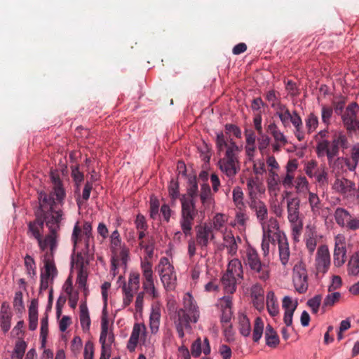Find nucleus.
I'll list each match as a JSON object with an SVG mask.
<instances>
[{
	"label": "nucleus",
	"mask_w": 359,
	"mask_h": 359,
	"mask_svg": "<svg viewBox=\"0 0 359 359\" xmlns=\"http://www.w3.org/2000/svg\"><path fill=\"white\" fill-rule=\"evenodd\" d=\"M43 225V221L39 219L29 222L28 224L27 234L29 236L34 237L37 241L41 250L44 251L48 248H50V250L53 252L56 249V242H55L52 236L49 234L46 236L44 238H42Z\"/></svg>",
	"instance_id": "0eeeda50"
},
{
	"label": "nucleus",
	"mask_w": 359,
	"mask_h": 359,
	"mask_svg": "<svg viewBox=\"0 0 359 359\" xmlns=\"http://www.w3.org/2000/svg\"><path fill=\"white\" fill-rule=\"evenodd\" d=\"M156 269L164 288L168 291L173 290L177 284V276L168 258L161 257Z\"/></svg>",
	"instance_id": "423d86ee"
},
{
	"label": "nucleus",
	"mask_w": 359,
	"mask_h": 359,
	"mask_svg": "<svg viewBox=\"0 0 359 359\" xmlns=\"http://www.w3.org/2000/svg\"><path fill=\"white\" fill-rule=\"evenodd\" d=\"M150 337L144 323H135L127 344V348L133 352L139 344L147 346L150 344Z\"/></svg>",
	"instance_id": "1a4fd4ad"
},
{
	"label": "nucleus",
	"mask_w": 359,
	"mask_h": 359,
	"mask_svg": "<svg viewBox=\"0 0 359 359\" xmlns=\"http://www.w3.org/2000/svg\"><path fill=\"white\" fill-rule=\"evenodd\" d=\"M322 297L320 295H316L307 302V305L311 309L313 313H316L318 311L321 304Z\"/></svg>",
	"instance_id": "680f3d73"
},
{
	"label": "nucleus",
	"mask_w": 359,
	"mask_h": 359,
	"mask_svg": "<svg viewBox=\"0 0 359 359\" xmlns=\"http://www.w3.org/2000/svg\"><path fill=\"white\" fill-rule=\"evenodd\" d=\"M347 273L350 276H359V252L351 257L347 264Z\"/></svg>",
	"instance_id": "37998d69"
},
{
	"label": "nucleus",
	"mask_w": 359,
	"mask_h": 359,
	"mask_svg": "<svg viewBox=\"0 0 359 359\" xmlns=\"http://www.w3.org/2000/svg\"><path fill=\"white\" fill-rule=\"evenodd\" d=\"M316 142L317 144L316 147V151L317 156L320 158L326 156L327 157L330 165H332V163L334 158L335 157V154L333 151L332 147L331 146V147L329 148L330 142L327 140H320Z\"/></svg>",
	"instance_id": "412c9836"
},
{
	"label": "nucleus",
	"mask_w": 359,
	"mask_h": 359,
	"mask_svg": "<svg viewBox=\"0 0 359 359\" xmlns=\"http://www.w3.org/2000/svg\"><path fill=\"white\" fill-rule=\"evenodd\" d=\"M264 331V322L259 317L256 318L255 320L254 329L252 332V339L255 342H258L262 337Z\"/></svg>",
	"instance_id": "8fccbe9b"
},
{
	"label": "nucleus",
	"mask_w": 359,
	"mask_h": 359,
	"mask_svg": "<svg viewBox=\"0 0 359 359\" xmlns=\"http://www.w3.org/2000/svg\"><path fill=\"white\" fill-rule=\"evenodd\" d=\"M54 251L50 250L49 252H46L43 257L44 271L41 272V275L54 279L57 276V269L53 260Z\"/></svg>",
	"instance_id": "b1692460"
},
{
	"label": "nucleus",
	"mask_w": 359,
	"mask_h": 359,
	"mask_svg": "<svg viewBox=\"0 0 359 359\" xmlns=\"http://www.w3.org/2000/svg\"><path fill=\"white\" fill-rule=\"evenodd\" d=\"M38 325L37 304L32 301L29 307V327L30 330H35Z\"/></svg>",
	"instance_id": "c03bdc74"
},
{
	"label": "nucleus",
	"mask_w": 359,
	"mask_h": 359,
	"mask_svg": "<svg viewBox=\"0 0 359 359\" xmlns=\"http://www.w3.org/2000/svg\"><path fill=\"white\" fill-rule=\"evenodd\" d=\"M294 187L298 194H306L310 192L309 182L305 176H297L294 180Z\"/></svg>",
	"instance_id": "a19ab883"
},
{
	"label": "nucleus",
	"mask_w": 359,
	"mask_h": 359,
	"mask_svg": "<svg viewBox=\"0 0 359 359\" xmlns=\"http://www.w3.org/2000/svg\"><path fill=\"white\" fill-rule=\"evenodd\" d=\"M240 280H242V278L225 273L221 278V283L224 292L226 294H233L236 290L237 282Z\"/></svg>",
	"instance_id": "cd10ccee"
},
{
	"label": "nucleus",
	"mask_w": 359,
	"mask_h": 359,
	"mask_svg": "<svg viewBox=\"0 0 359 359\" xmlns=\"http://www.w3.org/2000/svg\"><path fill=\"white\" fill-rule=\"evenodd\" d=\"M262 229V236L273 239L283 238L281 236L279 224L276 218L271 217L260 223Z\"/></svg>",
	"instance_id": "a211bd4d"
},
{
	"label": "nucleus",
	"mask_w": 359,
	"mask_h": 359,
	"mask_svg": "<svg viewBox=\"0 0 359 359\" xmlns=\"http://www.w3.org/2000/svg\"><path fill=\"white\" fill-rule=\"evenodd\" d=\"M257 142L258 148L260 152L263 154L269 147L271 142V138L267 135L264 134L262 133V134H259V137L257 139Z\"/></svg>",
	"instance_id": "13d9d810"
},
{
	"label": "nucleus",
	"mask_w": 359,
	"mask_h": 359,
	"mask_svg": "<svg viewBox=\"0 0 359 359\" xmlns=\"http://www.w3.org/2000/svg\"><path fill=\"white\" fill-rule=\"evenodd\" d=\"M92 231V225L89 222H86L82 228L77 222L74 224L71 237L74 251L71 260V271L76 272V283L84 291L87 289L88 276V262L84 256L91 253L90 245L93 243Z\"/></svg>",
	"instance_id": "f257e3e1"
},
{
	"label": "nucleus",
	"mask_w": 359,
	"mask_h": 359,
	"mask_svg": "<svg viewBox=\"0 0 359 359\" xmlns=\"http://www.w3.org/2000/svg\"><path fill=\"white\" fill-rule=\"evenodd\" d=\"M94 346L92 341H88L85 344L83 357L84 359H93Z\"/></svg>",
	"instance_id": "774afa93"
},
{
	"label": "nucleus",
	"mask_w": 359,
	"mask_h": 359,
	"mask_svg": "<svg viewBox=\"0 0 359 359\" xmlns=\"http://www.w3.org/2000/svg\"><path fill=\"white\" fill-rule=\"evenodd\" d=\"M266 184L269 191L275 195L280 191L281 180L277 171L269 170Z\"/></svg>",
	"instance_id": "c85d7f7f"
},
{
	"label": "nucleus",
	"mask_w": 359,
	"mask_h": 359,
	"mask_svg": "<svg viewBox=\"0 0 359 359\" xmlns=\"http://www.w3.org/2000/svg\"><path fill=\"white\" fill-rule=\"evenodd\" d=\"M298 306V299L290 296H285L282 300V307L284 311H295Z\"/></svg>",
	"instance_id": "603ef678"
},
{
	"label": "nucleus",
	"mask_w": 359,
	"mask_h": 359,
	"mask_svg": "<svg viewBox=\"0 0 359 359\" xmlns=\"http://www.w3.org/2000/svg\"><path fill=\"white\" fill-rule=\"evenodd\" d=\"M267 132L273 137L275 142H280L282 145L287 144V140L283 132H281L278 126L274 123H271L267 127Z\"/></svg>",
	"instance_id": "4c0bfd02"
},
{
	"label": "nucleus",
	"mask_w": 359,
	"mask_h": 359,
	"mask_svg": "<svg viewBox=\"0 0 359 359\" xmlns=\"http://www.w3.org/2000/svg\"><path fill=\"white\" fill-rule=\"evenodd\" d=\"M233 201L238 210L245 209V205L243 201V192L241 187H236L233 189Z\"/></svg>",
	"instance_id": "de8ad7c7"
},
{
	"label": "nucleus",
	"mask_w": 359,
	"mask_h": 359,
	"mask_svg": "<svg viewBox=\"0 0 359 359\" xmlns=\"http://www.w3.org/2000/svg\"><path fill=\"white\" fill-rule=\"evenodd\" d=\"M330 266V255L328 247L325 245H320L316 252L315 258V266L317 273H325Z\"/></svg>",
	"instance_id": "2eb2a0df"
},
{
	"label": "nucleus",
	"mask_w": 359,
	"mask_h": 359,
	"mask_svg": "<svg viewBox=\"0 0 359 359\" xmlns=\"http://www.w3.org/2000/svg\"><path fill=\"white\" fill-rule=\"evenodd\" d=\"M265 340L266 344L271 348L276 347L280 343V339L276 332L270 325H268L266 327Z\"/></svg>",
	"instance_id": "ea45409f"
},
{
	"label": "nucleus",
	"mask_w": 359,
	"mask_h": 359,
	"mask_svg": "<svg viewBox=\"0 0 359 359\" xmlns=\"http://www.w3.org/2000/svg\"><path fill=\"white\" fill-rule=\"evenodd\" d=\"M266 304L267 311L271 316L274 317L279 313V304L273 291L270 290L267 292Z\"/></svg>",
	"instance_id": "2f4dec72"
},
{
	"label": "nucleus",
	"mask_w": 359,
	"mask_h": 359,
	"mask_svg": "<svg viewBox=\"0 0 359 359\" xmlns=\"http://www.w3.org/2000/svg\"><path fill=\"white\" fill-rule=\"evenodd\" d=\"M300 116L297 113L296 111H293L290 112L289 109H287L284 113L279 114L278 118H280L282 124L286 127L289 125L290 123H292L294 118H299Z\"/></svg>",
	"instance_id": "864d4df0"
},
{
	"label": "nucleus",
	"mask_w": 359,
	"mask_h": 359,
	"mask_svg": "<svg viewBox=\"0 0 359 359\" xmlns=\"http://www.w3.org/2000/svg\"><path fill=\"white\" fill-rule=\"evenodd\" d=\"M331 145L335 156L338 155L340 149H347L349 147V142L346 135L341 130H333Z\"/></svg>",
	"instance_id": "aec40b11"
},
{
	"label": "nucleus",
	"mask_w": 359,
	"mask_h": 359,
	"mask_svg": "<svg viewBox=\"0 0 359 359\" xmlns=\"http://www.w3.org/2000/svg\"><path fill=\"white\" fill-rule=\"evenodd\" d=\"M248 220V216L245 212V209L238 210L236 212L235 217V222L231 223V226H234L238 225L241 226L243 229L245 228L247 221Z\"/></svg>",
	"instance_id": "5fc2aeb1"
},
{
	"label": "nucleus",
	"mask_w": 359,
	"mask_h": 359,
	"mask_svg": "<svg viewBox=\"0 0 359 359\" xmlns=\"http://www.w3.org/2000/svg\"><path fill=\"white\" fill-rule=\"evenodd\" d=\"M292 283L295 290L299 294L305 293L309 287L308 274L304 264L302 262L294 266Z\"/></svg>",
	"instance_id": "9b49d317"
},
{
	"label": "nucleus",
	"mask_w": 359,
	"mask_h": 359,
	"mask_svg": "<svg viewBox=\"0 0 359 359\" xmlns=\"http://www.w3.org/2000/svg\"><path fill=\"white\" fill-rule=\"evenodd\" d=\"M196 240L201 249L206 248L210 241L217 243L215 233L212 226L204 222L196 227Z\"/></svg>",
	"instance_id": "f8f14e48"
},
{
	"label": "nucleus",
	"mask_w": 359,
	"mask_h": 359,
	"mask_svg": "<svg viewBox=\"0 0 359 359\" xmlns=\"http://www.w3.org/2000/svg\"><path fill=\"white\" fill-rule=\"evenodd\" d=\"M332 189L344 198H350L354 196L355 184L348 179L337 178L332 184Z\"/></svg>",
	"instance_id": "f3484780"
},
{
	"label": "nucleus",
	"mask_w": 359,
	"mask_h": 359,
	"mask_svg": "<svg viewBox=\"0 0 359 359\" xmlns=\"http://www.w3.org/2000/svg\"><path fill=\"white\" fill-rule=\"evenodd\" d=\"M182 217L180 219L181 229L185 236L191 233L193 221L195 217V203L192 199L185 196L181 198Z\"/></svg>",
	"instance_id": "6e6552de"
},
{
	"label": "nucleus",
	"mask_w": 359,
	"mask_h": 359,
	"mask_svg": "<svg viewBox=\"0 0 359 359\" xmlns=\"http://www.w3.org/2000/svg\"><path fill=\"white\" fill-rule=\"evenodd\" d=\"M334 218L336 223L341 227L351 231L359 229V219L353 216L349 211L344 208H336Z\"/></svg>",
	"instance_id": "9d476101"
},
{
	"label": "nucleus",
	"mask_w": 359,
	"mask_h": 359,
	"mask_svg": "<svg viewBox=\"0 0 359 359\" xmlns=\"http://www.w3.org/2000/svg\"><path fill=\"white\" fill-rule=\"evenodd\" d=\"M162 313V304L159 301H154L151 304L149 327L151 334H156L160 328Z\"/></svg>",
	"instance_id": "dca6fc26"
},
{
	"label": "nucleus",
	"mask_w": 359,
	"mask_h": 359,
	"mask_svg": "<svg viewBox=\"0 0 359 359\" xmlns=\"http://www.w3.org/2000/svg\"><path fill=\"white\" fill-rule=\"evenodd\" d=\"M251 297L254 306L259 311L264 309V289L259 284H255L251 287Z\"/></svg>",
	"instance_id": "5701e85b"
},
{
	"label": "nucleus",
	"mask_w": 359,
	"mask_h": 359,
	"mask_svg": "<svg viewBox=\"0 0 359 359\" xmlns=\"http://www.w3.org/2000/svg\"><path fill=\"white\" fill-rule=\"evenodd\" d=\"M210 351V343L207 338L204 339L203 343L200 338L196 339L191 346V354L196 358L199 357L201 353H203L205 355H208Z\"/></svg>",
	"instance_id": "a878e982"
},
{
	"label": "nucleus",
	"mask_w": 359,
	"mask_h": 359,
	"mask_svg": "<svg viewBox=\"0 0 359 359\" xmlns=\"http://www.w3.org/2000/svg\"><path fill=\"white\" fill-rule=\"evenodd\" d=\"M321 238L317 233L316 228L308 225L306 228L304 240L306 248L310 253H313L316 248L317 243Z\"/></svg>",
	"instance_id": "4be33fe9"
},
{
	"label": "nucleus",
	"mask_w": 359,
	"mask_h": 359,
	"mask_svg": "<svg viewBox=\"0 0 359 359\" xmlns=\"http://www.w3.org/2000/svg\"><path fill=\"white\" fill-rule=\"evenodd\" d=\"M142 288L144 290V294H147L151 299L158 298L159 292L155 286L154 278L143 280Z\"/></svg>",
	"instance_id": "79ce46f5"
},
{
	"label": "nucleus",
	"mask_w": 359,
	"mask_h": 359,
	"mask_svg": "<svg viewBox=\"0 0 359 359\" xmlns=\"http://www.w3.org/2000/svg\"><path fill=\"white\" fill-rule=\"evenodd\" d=\"M317 168L318 163L315 160L309 161L304 164V172L310 178L315 176V173L317 172Z\"/></svg>",
	"instance_id": "6e6d98bb"
},
{
	"label": "nucleus",
	"mask_w": 359,
	"mask_h": 359,
	"mask_svg": "<svg viewBox=\"0 0 359 359\" xmlns=\"http://www.w3.org/2000/svg\"><path fill=\"white\" fill-rule=\"evenodd\" d=\"M231 275L234 276L235 277H238L240 278H243V270L241 262L237 259L233 258L229 262L228 267L226 272Z\"/></svg>",
	"instance_id": "e433bc0d"
},
{
	"label": "nucleus",
	"mask_w": 359,
	"mask_h": 359,
	"mask_svg": "<svg viewBox=\"0 0 359 359\" xmlns=\"http://www.w3.org/2000/svg\"><path fill=\"white\" fill-rule=\"evenodd\" d=\"M332 109L331 107L323 106L321 109L322 121L327 126L330 124V118L332 116Z\"/></svg>",
	"instance_id": "338daca9"
},
{
	"label": "nucleus",
	"mask_w": 359,
	"mask_h": 359,
	"mask_svg": "<svg viewBox=\"0 0 359 359\" xmlns=\"http://www.w3.org/2000/svg\"><path fill=\"white\" fill-rule=\"evenodd\" d=\"M250 271L262 280H266L269 278L270 267L268 264L262 262L256 265V266L251 268Z\"/></svg>",
	"instance_id": "58836bf2"
},
{
	"label": "nucleus",
	"mask_w": 359,
	"mask_h": 359,
	"mask_svg": "<svg viewBox=\"0 0 359 359\" xmlns=\"http://www.w3.org/2000/svg\"><path fill=\"white\" fill-rule=\"evenodd\" d=\"M278 251L280 262L285 266L288 263L290 252L288 242L284 235L283 238H280L278 241Z\"/></svg>",
	"instance_id": "72a5a7b5"
},
{
	"label": "nucleus",
	"mask_w": 359,
	"mask_h": 359,
	"mask_svg": "<svg viewBox=\"0 0 359 359\" xmlns=\"http://www.w3.org/2000/svg\"><path fill=\"white\" fill-rule=\"evenodd\" d=\"M292 126L294 128V135L299 141H302L305 139V132L303 129V123L301 117L294 118Z\"/></svg>",
	"instance_id": "3c124183"
},
{
	"label": "nucleus",
	"mask_w": 359,
	"mask_h": 359,
	"mask_svg": "<svg viewBox=\"0 0 359 359\" xmlns=\"http://www.w3.org/2000/svg\"><path fill=\"white\" fill-rule=\"evenodd\" d=\"M253 172L256 175H260L266 172L265 163L263 159H257L253 161Z\"/></svg>",
	"instance_id": "69168bd1"
},
{
	"label": "nucleus",
	"mask_w": 359,
	"mask_h": 359,
	"mask_svg": "<svg viewBox=\"0 0 359 359\" xmlns=\"http://www.w3.org/2000/svg\"><path fill=\"white\" fill-rule=\"evenodd\" d=\"M79 320L81 328L83 332H88L90 330L91 320L89 311L86 302H81L79 306Z\"/></svg>",
	"instance_id": "473e14b6"
},
{
	"label": "nucleus",
	"mask_w": 359,
	"mask_h": 359,
	"mask_svg": "<svg viewBox=\"0 0 359 359\" xmlns=\"http://www.w3.org/2000/svg\"><path fill=\"white\" fill-rule=\"evenodd\" d=\"M11 312L8 305L3 303L0 311V326L4 332H7L11 328Z\"/></svg>",
	"instance_id": "c756f323"
},
{
	"label": "nucleus",
	"mask_w": 359,
	"mask_h": 359,
	"mask_svg": "<svg viewBox=\"0 0 359 359\" xmlns=\"http://www.w3.org/2000/svg\"><path fill=\"white\" fill-rule=\"evenodd\" d=\"M300 200L298 197H293L287 201V220L290 223L292 236L295 242L299 241L303 229V218L300 215Z\"/></svg>",
	"instance_id": "20e7f679"
},
{
	"label": "nucleus",
	"mask_w": 359,
	"mask_h": 359,
	"mask_svg": "<svg viewBox=\"0 0 359 359\" xmlns=\"http://www.w3.org/2000/svg\"><path fill=\"white\" fill-rule=\"evenodd\" d=\"M308 202L313 215L319 214L321 209V201L318 195L314 192H309Z\"/></svg>",
	"instance_id": "49530a36"
},
{
	"label": "nucleus",
	"mask_w": 359,
	"mask_h": 359,
	"mask_svg": "<svg viewBox=\"0 0 359 359\" xmlns=\"http://www.w3.org/2000/svg\"><path fill=\"white\" fill-rule=\"evenodd\" d=\"M250 208L255 212L259 223L267 220L268 210L264 202L259 200H252L250 203Z\"/></svg>",
	"instance_id": "bb28decb"
},
{
	"label": "nucleus",
	"mask_w": 359,
	"mask_h": 359,
	"mask_svg": "<svg viewBox=\"0 0 359 359\" xmlns=\"http://www.w3.org/2000/svg\"><path fill=\"white\" fill-rule=\"evenodd\" d=\"M111 250L114 255L120 252L123 256L126 255V250L122 249L121 240L120 239H111Z\"/></svg>",
	"instance_id": "052dcab7"
},
{
	"label": "nucleus",
	"mask_w": 359,
	"mask_h": 359,
	"mask_svg": "<svg viewBox=\"0 0 359 359\" xmlns=\"http://www.w3.org/2000/svg\"><path fill=\"white\" fill-rule=\"evenodd\" d=\"M337 163H344L347 169L350 171H354L358 164V162L354 161L351 158L350 159L346 157V158H338L336 160V161L334 162V164H336Z\"/></svg>",
	"instance_id": "0e129e2a"
},
{
	"label": "nucleus",
	"mask_w": 359,
	"mask_h": 359,
	"mask_svg": "<svg viewBox=\"0 0 359 359\" xmlns=\"http://www.w3.org/2000/svg\"><path fill=\"white\" fill-rule=\"evenodd\" d=\"M199 196L202 203L201 212L212 210L215 208V199L208 184H204L201 186Z\"/></svg>",
	"instance_id": "6ab92c4d"
},
{
	"label": "nucleus",
	"mask_w": 359,
	"mask_h": 359,
	"mask_svg": "<svg viewBox=\"0 0 359 359\" xmlns=\"http://www.w3.org/2000/svg\"><path fill=\"white\" fill-rule=\"evenodd\" d=\"M318 124V118L313 113H310L305 118L306 128L309 134L313 133L317 129Z\"/></svg>",
	"instance_id": "09e8293b"
},
{
	"label": "nucleus",
	"mask_w": 359,
	"mask_h": 359,
	"mask_svg": "<svg viewBox=\"0 0 359 359\" xmlns=\"http://www.w3.org/2000/svg\"><path fill=\"white\" fill-rule=\"evenodd\" d=\"M114 339V334L109 331L108 323L105 319L102 320L101 333L100 336V343L102 346L111 347Z\"/></svg>",
	"instance_id": "7c9ffc66"
},
{
	"label": "nucleus",
	"mask_w": 359,
	"mask_h": 359,
	"mask_svg": "<svg viewBox=\"0 0 359 359\" xmlns=\"http://www.w3.org/2000/svg\"><path fill=\"white\" fill-rule=\"evenodd\" d=\"M133 290H137L140 287V274L137 272H130L127 283Z\"/></svg>",
	"instance_id": "e2e57ef3"
},
{
	"label": "nucleus",
	"mask_w": 359,
	"mask_h": 359,
	"mask_svg": "<svg viewBox=\"0 0 359 359\" xmlns=\"http://www.w3.org/2000/svg\"><path fill=\"white\" fill-rule=\"evenodd\" d=\"M27 344L22 339H18L15 344L13 351L11 353V359H22Z\"/></svg>",
	"instance_id": "a18cd8bd"
},
{
	"label": "nucleus",
	"mask_w": 359,
	"mask_h": 359,
	"mask_svg": "<svg viewBox=\"0 0 359 359\" xmlns=\"http://www.w3.org/2000/svg\"><path fill=\"white\" fill-rule=\"evenodd\" d=\"M141 269L144 280L154 278L152 264L149 261L144 260L141 262Z\"/></svg>",
	"instance_id": "4d7b16f0"
},
{
	"label": "nucleus",
	"mask_w": 359,
	"mask_h": 359,
	"mask_svg": "<svg viewBox=\"0 0 359 359\" xmlns=\"http://www.w3.org/2000/svg\"><path fill=\"white\" fill-rule=\"evenodd\" d=\"M222 236V243H219L217 242L216 245L219 250H222L224 248L226 249L227 253L231 256L236 255L238 251L237 241L241 242L240 237L236 238L231 231V229L225 228L222 230L221 233Z\"/></svg>",
	"instance_id": "ddd939ff"
},
{
	"label": "nucleus",
	"mask_w": 359,
	"mask_h": 359,
	"mask_svg": "<svg viewBox=\"0 0 359 359\" xmlns=\"http://www.w3.org/2000/svg\"><path fill=\"white\" fill-rule=\"evenodd\" d=\"M228 222V216L223 213H217L212 217L211 222H208L212 226V229L215 231H219L220 233H222V230H224L226 224Z\"/></svg>",
	"instance_id": "f704fd0d"
},
{
	"label": "nucleus",
	"mask_w": 359,
	"mask_h": 359,
	"mask_svg": "<svg viewBox=\"0 0 359 359\" xmlns=\"http://www.w3.org/2000/svg\"><path fill=\"white\" fill-rule=\"evenodd\" d=\"M334 264L341 267L346 259V238L343 234H337L334 237Z\"/></svg>",
	"instance_id": "4468645a"
},
{
	"label": "nucleus",
	"mask_w": 359,
	"mask_h": 359,
	"mask_svg": "<svg viewBox=\"0 0 359 359\" xmlns=\"http://www.w3.org/2000/svg\"><path fill=\"white\" fill-rule=\"evenodd\" d=\"M341 297V294L339 292H334L328 294L324 299L323 306H333Z\"/></svg>",
	"instance_id": "bf43d9fd"
},
{
	"label": "nucleus",
	"mask_w": 359,
	"mask_h": 359,
	"mask_svg": "<svg viewBox=\"0 0 359 359\" xmlns=\"http://www.w3.org/2000/svg\"><path fill=\"white\" fill-rule=\"evenodd\" d=\"M200 318L198 306L193 296L187 292L183 297V307L177 309L173 317V323L178 337L183 339L185 336L184 330L191 332V323H196Z\"/></svg>",
	"instance_id": "7ed1b4c3"
},
{
	"label": "nucleus",
	"mask_w": 359,
	"mask_h": 359,
	"mask_svg": "<svg viewBox=\"0 0 359 359\" xmlns=\"http://www.w3.org/2000/svg\"><path fill=\"white\" fill-rule=\"evenodd\" d=\"M242 259L244 264L250 269L262 263L257 250L250 245L246 248Z\"/></svg>",
	"instance_id": "393cba45"
},
{
	"label": "nucleus",
	"mask_w": 359,
	"mask_h": 359,
	"mask_svg": "<svg viewBox=\"0 0 359 359\" xmlns=\"http://www.w3.org/2000/svg\"><path fill=\"white\" fill-rule=\"evenodd\" d=\"M238 330L241 335L249 337L251 333V325L249 318L243 312L238 314Z\"/></svg>",
	"instance_id": "c9c22d12"
},
{
	"label": "nucleus",
	"mask_w": 359,
	"mask_h": 359,
	"mask_svg": "<svg viewBox=\"0 0 359 359\" xmlns=\"http://www.w3.org/2000/svg\"><path fill=\"white\" fill-rule=\"evenodd\" d=\"M216 147L219 152L226 149L224 156L219 161V166L226 177L233 179L240 170L238 155L241 148L222 132L217 133Z\"/></svg>",
	"instance_id": "f03ea898"
},
{
	"label": "nucleus",
	"mask_w": 359,
	"mask_h": 359,
	"mask_svg": "<svg viewBox=\"0 0 359 359\" xmlns=\"http://www.w3.org/2000/svg\"><path fill=\"white\" fill-rule=\"evenodd\" d=\"M39 200L44 204L47 203L50 206L49 211L44 215L43 219L42 221H43V223H46V225L50 231L49 235L52 236L55 242L57 243V231L60 229V222L62 219V211L60 209H57L53 207V200L50 198H48L46 194L41 193Z\"/></svg>",
	"instance_id": "39448f33"
}]
</instances>
